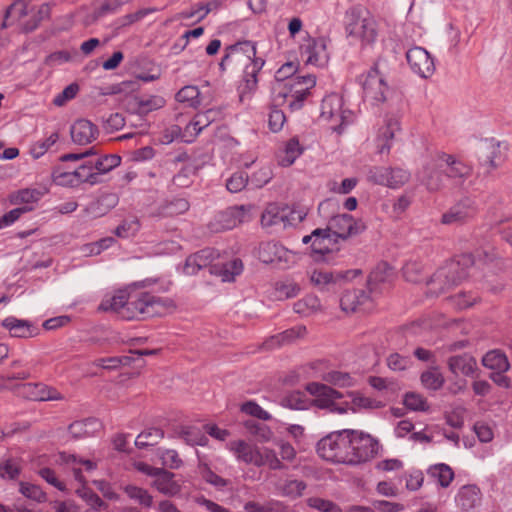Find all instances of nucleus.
Wrapping results in <instances>:
<instances>
[{"label":"nucleus","mask_w":512,"mask_h":512,"mask_svg":"<svg viewBox=\"0 0 512 512\" xmlns=\"http://www.w3.org/2000/svg\"><path fill=\"white\" fill-rule=\"evenodd\" d=\"M101 428V423L96 418H87L75 421L69 426V433L74 439L93 436Z\"/></svg>","instance_id":"32"},{"label":"nucleus","mask_w":512,"mask_h":512,"mask_svg":"<svg viewBox=\"0 0 512 512\" xmlns=\"http://www.w3.org/2000/svg\"><path fill=\"white\" fill-rule=\"evenodd\" d=\"M123 491L130 500H133L139 505L145 508L152 506L153 498L147 490L136 485L128 484L123 487Z\"/></svg>","instance_id":"42"},{"label":"nucleus","mask_w":512,"mask_h":512,"mask_svg":"<svg viewBox=\"0 0 512 512\" xmlns=\"http://www.w3.org/2000/svg\"><path fill=\"white\" fill-rule=\"evenodd\" d=\"M247 212L248 210L245 206L229 207L214 216L213 220L209 223V228L212 232L233 229L238 224L246 221Z\"/></svg>","instance_id":"17"},{"label":"nucleus","mask_w":512,"mask_h":512,"mask_svg":"<svg viewBox=\"0 0 512 512\" xmlns=\"http://www.w3.org/2000/svg\"><path fill=\"white\" fill-rule=\"evenodd\" d=\"M90 159L98 179H101L102 175L110 172L121 163V157L116 154L101 155L95 158L91 156Z\"/></svg>","instance_id":"38"},{"label":"nucleus","mask_w":512,"mask_h":512,"mask_svg":"<svg viewBox=\"0 0 512 512\" xmlns=\"http://www.w3.org/2000/svg\"><path fill=\"white\" fill-rule=\"evenodd\" d=\"M174 474L161 469L153 481V486L162 494L174 496L180 492V485L173 480Z\"/></svg>","instance_id":"33"},{"label":"nucleus","mask_w":512,"mask_h":512,"mask_svg":"<svg viewBox=\"0 0 512 512\" xmlns=\"http://www.w3.org/2000/svg\"><path fill=\"white\" fill-rule=\"evenodd\" d=\"M368 300V294L362 289L347 290L340 299V306L345 312H355Z\"/></svg>","instance_id":"31"},{"label":"nucleus","mask_w":512,"mask_h":512,"mask_svg":"<svg viewBox=\"0 0 512 512\" xmlns=\"http://www.w3.org/2000/svg\"><path fill=\"white\" fill-rule=\"evenodd\" d=\"M282 508V503L277 500H270L264 504L250 501L244 506L246 512H278Z\"/></svg>","instance_id":"64"},{"label":"nucleus","mask_w":512,"mask_h":512,"mask_svg":"<svg viewBox=\"0 0 512 512\" xmlns=\"http://www.w3.org/2000/svg\"><path fill=\"white\" fill-rule=\"evenodd\" d=\"M399 129V123L396 119L387 120L386 124L379 129L377 135L379 153L389 152L391 140Z\"/></svg>","instance_id":"35"},{"label":"nucleus","mask_w":512,"mask_h":512,"mask_svg":"<svg viewBox=\"0 0 512 512\" xmlns=\"http://www.w3.org/2000/svg\"><path fill=\"white\" fill-rule=\"evenodd\" d=\"M179 435L186 444L191 446H206L209 441L205 434L196 427L182 428Z\"/></svg>","instance_id":"49"},{"label":"nucleus","mask_w":512,"mask_h":512,"mask_svg":"<svg viewBox=\"0 0 512 512\" xmlns=\"http://www.w3.org/2000/svg\"><path fill=\"white\" fill-rule=\"evenodd\" d=\"M59 460L67 465V467L72 471L74 478L79 482L84 484L86 479L83 475V471L92 472L97 468V463L80 458L74 454H68L66 452H61L59 454Z\"/></svg>","instance_id":"23"},{"label":"nucleus","mask_w":512,"mask_h":512,"mask_svg":"<svg viewBox=\"0 0 512 512\" xmlns=\"http://www.w3.org/2000/svg\"><path fill=\"white\" fill-rule=\"evenodd\" d=\"M216 112L214 110H207L195 115L194 119L186 126L188 133L198 135L205 127L214 121Z\"/></svg>","instance_id":"45"},{"label":"nucleus","mask_w":512,"mask_h":512,"mask_svg":"<svg viewBox=\"0 0 512 512\" xmlns=\"http://www.w3.org/2000/svg\"><path fill=\"white\" fill-rule=\"evenodd\" d=\"M349 429L331 432L317 443L318 455L327 461L349 465Z\"/></svg>","instance_id":"7"},{"label":"nucleus","mask_w":512,"mask_h":512,"mask_svg":"<svg viewBox=\"0 0 512 512\" xmlns=\"http://www.w3.org/2000/svg\"><path fill=\"white\" fill-rule=\"evenodd\" d=\"M50 15V3H43L40 6H31L30 17L27 21L22 23V30L25 32H31L35 30L42 21L49 19Z\"/></svg>","instance_id":"34"},{"label":"nucleus","mask_w":512,"mask_h":512,"mask_svg":"<svg viewBox=\"0 0 512 512\" xmlns=\"http://www.w3.org/2000/svg\"><path fill=\"white\" fill-rule=\"evenodd\" d=\"M164 437V432L159 428H149L141 432L135 439L138 448L156 445Z\"/></svg>","instance_id":"51"},{"label":"nucleus","mask_w":512,"mask_h":512,"mask_svg":"<svg viewBox=\"0 0 512 512\" xmlns=\"http://www.w3.org/2000/svg\"><path fill=\"white\" fill-rule=\"evenodd\" d=\"M427 473L430 477L436 479L439 485L443 488L448 487L454 478V472L452 469L443 463L429 467Z\"/></svg>","instance_id":"43"},{"label":"nucleus","mask_w":512,"mask_h":512,"mask_svg":"<svg viewBox=\"0 0 512 512\" xmlns=\"http://www.w3.org/2000/svg\"><path fill=\"white\" fill-rule=\"evenodd\" d=\"M2 326L9 330L12 337L29 338L34 336V329L27 320L9 316L2 321Z\"/></svg>","instance_id":"30"},{"label":"nucleus","mask_w":512,"mask_h":512,"mask_svg":"<svg viewBox=\"0 0 512 512\" xmlns=\"http://www.w3.org/2000/svg\"><path fill=\"white\" fill-rule=\"evenodd\" d=\"M482 364L484 367L498 372H506L510 367L507 356L498 349L488 351L482 358Z\"/></svg>","instance_id":"37"},{"label":"nucleus","mask_w":512,"mask_h":512,"mask_svg":"<svg viewBox=\"0 0 512 512\" xmlns=\"http://www.w3.org/2000/svg\"><path fill=\"white\" fill-rule=\"evenodd\" d=\"M265 61L256 57V46L251 41L238 42L226 48L225 54L219 63L222 71L226 69H243V78L246 89L252 91L257 85V75L264 66Z\"/></svg>","instance_id":"1"},{"label":"nucleus","mask_w":512,"mask_h":512,"mask_svg":"<svg viewBox=\"0 0 512 512\" xmlns=\"http://www.w3.org/2000/svg\"><path fill=\"white\" fill-rule=\"evenodd\" d=\"M450 372L456 376L473 377L477 370V361L469 354L455 355L447 361Z\"/></svg>","instance_id":"26"},{"label":"nucleus","mask_w":512,"mask_h":512,"mask_svg":"<svg viewBox=\"0 0 512 512\" xmlns=\"http://www.w3.org/2000/svg\"><path fill=\"white\" fill-rule=\"evenodd\" d=\"M98 154L96 147L93 146L87 149L85 152L81 153H69L61 156V161H77L86 159L82 164L74 169L76 178L78 180L79 185L82 183H88L90 185H96L101 182V179H98L96 175L93 164L91 162L90 157L96 156Z\"/></svg>","instance_id":"15"},{"label":"nucleus","mask_w":512,"mask_h":512,"mask_svg":"<svg viewBox=\"0 0 512 512\" xmlns=\"http://www.w3.org/2000/svg\"><path fill=\"white\" fill-rule=\"evenodd\" d=\"M173 303L167 298H160L147 292L128 293L126 308L122 310V319H146L164 315Z\"/></svg>","instance_id":"4"},{"label":"nucleus","mask_w":512,"mask_h":512,"mask_svg":"<svg viewBox=\"0 0 512 512\" xmlns=\"http://www.w3.org/2000/svg\"><path fill=\"white\" fill-rule=\"evenodd\" d=\"M157 455L160 458L161 463L170 469H178L183 464L178 452L174 449L159 448L157 450Z\"/></svg>","instance_id":"58"},{"label":"nucleus","mask_w":512,"mask_h":512,"mask_svg":"<svg viewBox=\"0 0 512 512\" xmlns=\"http://www.w3.org/2000/svg\"><path fill=\"white\" fill-rule=\"evenodd\" d=\"M258 257L263 263L275 264L280 268H288L296 262V253L275 241L262 242Z\"/></svg>","instance_id":"13"},{"label":"nucleus","mask_w":512,"mask_h":512,"mask_svg":"<svg viewBox=\"0 0 512 512\" xmlns=\"http://www.w3.org/2000/svg\"><path fill=\"white\" fill-rule=\"evenodd\" d=\"M127 296V291L120 290L113 296L102 300L99 309L103 311H112L122 318V310L126 308Z\"/></svg>","instance_id":"39"},{"label":"nucleus","mask_w":512,"mask_h":512,"mask_svg":"<svg viewBox=\"0 0 512 512\" xmlns=\"http://www.w3.org/2000/svg\"><path fill=\"white\" fill-rule=\"evenodd\" d=\"M19 491L26 497L31 500H34L38 503L45 502L47 499L46 493L41 489L40 486L21 482Z\"/></svg>","instance_id":"60"},{"label":"nucleus","mask_w":512,"mask_h":512,"mask_svg":"<svg viewBox=\"0 0 512 512\" xmlns=\"http://www.w3.org/2000/svg\"><path fill=\"white\" fill-rule=\"evenodd\" d=\"M406 59L412 71L422 78H428L435 70L433 59L422 47L410 48L406 53Z\"/></svg>","instance_id":"18"},{"label":"nucleus","mask_w":512,"mask_h":512,"mask_svg":"<svg viewBox=\"0 0 512 512\" xmlns=\"http://www.w3.org/2000/svg\"><path fill=\"white\" fill-rule=\"evenodd\" d=\"M355 113L344 107L341 95L331 93L326 95L321 103L319 120L337 134H342L348 126L354 123Z\"/></svg>","instance_id":"6"},{"label":"nucleus","mask_w":512,"mask_h":512,"mask_svg":"<svg viewBox=\"0 0 512 512\" xmlns=\"http://www.w3.org/2000/svg\"><path fill=\"white\" fill-rule=\"evenodd\" d=\"M344 27L347 37L359 42L362 48L374 45L377 40L378 22L362 6H353L345 12Z\"/></svg>","instance_id":"2"},{"label":"nucleus","mask_w":512,"mask_h":512,"mask_svg":"<svg viewBox=\"0 0 512 512\" xmlns=\"http://www.w3.org/2000/svg\"><path fill=\"white\" fill-rule=\"evenodd\" d=\"M258 458H260V462L258 464H255V466L257 467L267 465L272 470L283 469L282 462L277 457L276 452L270 448H259Z\"/></svg>","instance_id":"54"},{"label":"nucleus","mask_w":512,"mask_h":512,"mask_svg":"<svg viewBox=\"0 0 512 512\" xmlns=\"http://www.w3.org/2000/svg\"><path fill=\"white\" fill-rule=\"evenodd\" d=\"M284 215V228L293 227L301 223L305 217L306 212L294 207L283 206Z\"/></svg>","instance_id":"63"},{"label":"nucleus","mask_w":512,"mask_h":512,"mask_svg":"<svg viewBox=\"0 0 512 512\" xmlns=\"http://www.w3.org/2000/svg\"><path fill=\"white\" fill-rule=\"evenodd\" d=\"M476 214L474 202L468 198L453 205L442 215L441 223L445 225L463 224Z\"/></svg>","instance_id":"20"},{"label":"nucleus","mask_w":512,"mask_h":512,"mask_svg":"<svg viewBox=\"0 0 512 512\" xmlns=\"http://www.w3.org/2000/svg\"><path fill=\"white\" fill-rule=\"evenodd\" d=\"M70 135L73 143L88 145L97 139L99 130L91 121L78 119L71 125Z\"/></svg>","instance_id":"22"},{"label":"nucleus","mask_w":512,"mask_h":512,"mask_svg":"<svg viewBox=\"0 0 512 512\" xmlns=\"http://www.w3.org/2000/svg\"><path fill=\"white\" fill-rule=\"evenodd\" d=\"M480 501V490L475 485L463 486L457 496V505L465 511L474 508Z\"/></svg>","instance_id":"36"},{"label":"nucleus","mask_w":512,"mask_h":512,"mask_svg":"<svg viewBox=\"0 0 512 512\" xmlns=\"http://www.w3.org/2000/svg\"><path fill=\"white\" fill-rule=\"evenodd\" d=\"M306 483L302 480H287L280 488L281 494L290 498H298L306 489Z\"/></svg>","instance_id":"62"},{"label":"nucleus","mask_w":512,"mask_h":512,"mask_svg":"<svg viewBox=\"0 0 512 512\" xmlns=\"http://www.w3.org/2000/svg\"><path fill=\"white\" fill-rule=\"evenodd\" d=\"M52 180L56 185L65 187L79 186L74 169L65 171L62 167L57 166L52 171Z\"/></svg>","instance_id":"50"},{"label":"nucleus","mask_w":512,"mask_h":512,"mask_svg":"<svg viewBox=\"0 0 512 512\" xmlns=\"http://www.w3.org/2000/svg\"><path fill=\"white\" fill-rule=\"evenodd\" d=\"M261 224L264 228H274L275 231L284 230L283 206L268 204L262 213Z\"/></svg>","instance_id":"28"},{"label":"nucleus","mask_w":512,"mask_h":512,"mask_svg":"<svg viewBox=\"0 0 512 512\" xmlns=\"http://www.w3.org/2000/svg\"><path fill=\"white\" fill-rule=\"evenodd\" d=\"M321 308L320 300L315 295H307L294 303V311L303 316L316 313Z\"/></svg>","instance_id":"44"},{"label":"nucleus","mask_w":512,"mask_h":512,"mask_svg":"<svg viewBox=\"0 0 512 512\" xmlns=\"http://www.w3.org/2000/svg\"><path fill=\"white\" fill-rule=\"evenodd\" d=\"M245 426L260 442H268L272 438L273 433L265 424L249 420L245 423Z\"/></svg>","instance_id":"59"},{"label":"nucleus","mask_w":512,"mask_h":512,"mask_svg":"<svg viewBox=\"0 0 512 512\" xmlns=\"http://www.w3.org/2000/svg\"><path fill=\"white\" fill-rule=\"evenodd\" d=\"M349 465H358L376 457L381 448L378 439L360 430L349 429Z\"/></svg>","instance_id":"9"},{"label":"nucleus","mask_w":512,"mask_h":512,"mask_svg":"<svg viewBox=\"0 0 512 512\" xmlns=\"http://www.w3.org/2000/svg\"><path fill=\"white\" fill-rule=\"evenodd\" d=\"M302 55L305 56L307 64L324 67L329 59L325 40L319 38L310 41L303 49Z\"/></svg>","instance_id":"24"},{"label":"nucleus","mask_w":512,"mask_h":512,"mask_svg":"<svg viewBox=\"0 0 512 512\" xmlns=\"http://www.w3.org/2000/svg\"><path fill=\"white\" fill-rule=\"evenodd\" d=\"M326 227L336 238L346 241L362 233L366 229V224L361 219H355L352 215L343 213L332 216Z\"/></svg>","instance_id":"14"},{"label":"nucleus","mask_w":512,"mask_h":512,"mask_svg":"<svg viewBox=\"0 0 512 512\" xmlns=\"http://www.w3.org/2000/svg\"><path fill=\"white\" fill-rule=\"evenodd\" d=\"M387 187L391 189H399L410 180L409 171L402 168L387 167Z\"/></svg>","instance_id":"53"},{"label":"nucleus","mask_w":512,"mask_h":512,"mask_svg":"<svg viewBox=\"0 0 512 512\" xmlns=\"http://www.w3.org/2000/svg\"><path fill=\"white\" fill-rule=\"evenodd\" d=\"M165 105V99L158 95L141 97L137 101L138 112L147 114L149 112L158 110Z\"/></svg>","instance_id":"56"},{"label":"nucleus","mask_w":512,"mask_h":512,"mask_svg":"<svg viewBox=\"0 0 512 512\" xmlns=\"http://www.w3.org/2000/svg\"><path fill=\"white\" fill-rule=\"evenodd\" d=\"M316 84V78L313 75L295 76L287 82L279 84V92L276 100L289 98L288 106L290 110L296 111L303 106V102L309 94V90Z\"/></svg>","instance_id":"10"},{"label":"nucleus","mask_w":512,"mask_h":512,"mask_svg":"<svg viewBox=\"0 0 512 512\" xmlns=\"http://www.w3.org/2000/svg\"><path fill=\"white\" fill-rule=\"evenodd\" d=\"M310 280L316 287L324 290L336 282V277L329 271L314 270L311 273Z\"/></svg>","instance_id":"61"},{"label":"nucleus","mask_w":512,"mask_h":512,"mask_svg":"<svg viewBox=\"0 0 512 512\" xmlns=\"http://www.w3.org/2000/svg\"><path fill=\"white\" fill-rule=\"evenodd\" d=\"M362 88L365 101L371 105H379L387 98L389 86L386 82L385 75L380 70V64L377 62L365 74L362 81Z\"/></svg>","instance_id":"11"},{"label":"nucleus","mask_w":512,"mask_h":512,"mask_svg":"<svg viewBox=\"0 0 512 512\" xmlns=\"http://www.w3.org/2000/svg\"><path fill=\"white\" fill-rule=\"evenodd\" d=\"M59 140V133L53 132L47 138L38 140L30 147V154L34 159L42 157Z\"/></svg>","instance_id":"52"},{"label":"nucleus","mask_w":512,"mask_h":512,"mask_svg":"<svg viewBox=\"0 0 512 512\" xmlns=\"http://www.w3.org/2000/svg\"><path fill=\"white\" fill-rule=\"evenodd\" d=\"M439 163L443 164L444 174L456 185H461L472 173L469 165L446 153H440Z\"/></svg>","instance_id":"19"},{"label":"nucleus","mask_w":512,"mask_h":512,"mask_svg":"<svg viewBox=\"0 0 512 512\" xmlns=\"http://www.w3.org/2000/svg\"><path fill=\"white\" fill-rule=\"evenodd\" d=\"M393 277V269L387 263L378 264L369 275L370 289H376L377 285L390 282Z\"/></svg>","instance_id":"40"},{"label":"nucleus","mask_w":512,"mask_h":512,"mask_svg":"<svg viewBox=\"0 0 512 512\" xmlns=\"http://www.w3.org/2000/svg\"><path fill=\"white\" fill-rule=\"evenodd\" d=\"M176 100L190 107H196L200 104L199 90L193 85L185 86L177 92Z\"/></svg>","instance_id":"57"},{"label":"nucleus","mask_w":512,"mask_h":512,"mask_svg":"<svg viewBox=\"0 0 512 512\" xmlns=\"http://www.w3.org/2000/svg\"><path fill=\"white\" fill-rule=\"evenodd\" d=\"M422 385L429 390L437 391L442 388L445 379L438 367H431L421 374Z\"/></svg>","instance_id":"41"},{"label":"nucleus","mask_w":512,"mask_h":512,"mask_svg":"<svg viewBox=\"0 0 512 512\" xmlns=\"http://www.w3.org/2000/svg\"><path fill=\"white\" fill-rule=\"evenodd\" d=\"M117 204V198L114 194H106L96 200L91 201L84 212L87 217L96 219L106 215Z\"/></svg>","instance_id":"27"},{"label":"nucleus","mask_w":512,"mask_h":512,"mask_svg":"<svg viewBox=\"0 0 512 512\" xmlns=\"http://www.w3.org/2000/svg\"><path fill=\"white\" fill-rule=\"evenodd\" d=\"M226 449L234 455L238 462H242L247 465L252 464L254 466L260 462V458H258L259 447L250 444L245 440L236 439L229 441L226 444Z\"/></svg>","instance_id":"21"},{"label":"nucleus","mask_w":512,"mask_h":512,"mask_svg":"<svg viewBox=\"0 0 512 512\" xmlns=\"http://www.w3.org/2000/svg\"><path fill=\"white\" fill-rule=\"evenodd\" d=\"M77 495L82 498L94 511L106 510L108 505L91 489L82 485L76 489Z\"/></svg>","instance_id":"48"},{"label":"nucleus","mask_w":512,"mask_h":512,"mask_svg":"<svg viewBox=\"0 0 512 512\" xmlns=\"http://www.w3.org/2000/svg\"><path fill=\"white\" fill-rule=\"evenodd\" d=\"M25 397L33 401L62 400L63 396L56 389L43 383H28L22 388Z\"/></svg>","instance_id":"25"},{"label":"nucleus","mask_w":512,"mask_h":512,"mask_svg":"<svg viewBox=\"0 0 512 512\" xmlns=\"http://www.w3.org/2000/svg\"><path fill=\"white\" fill-rule=\"evenodd\" d=\"M303 153V147L300 145L298 139L291 138L285 145L283 156L279 162L282 166H290L295 160Z\"/></svg>","instance_id":"46"},{"label":"nucleus","mask_w":512,"mask_h":512,"mask_svg":"<svg viewBox=\"0 0 512 512\" xmlns=\"http://www.w3.org/2000/svg\"><path fill=\"white\" fill-rule=\"evenodd\" d=\"M476 257L477 260L472 254L459 255L457 258L446 263L445 266L439 268L432 276L431 282L439 283L443 288L455 285L470 274V270L477 261L490 262L496 257V254L487 249H482L477 251Z\"/></svg>","instance_id":"3"},{"label":"nucleus","mask_w":512,"mask_h":512,"mask_svg":"<svg viewBox=\"0 0 512 512\" xmlns=\"http://www.w3.org/2000/svg\"><path fill=\"white\" fill-rule=\"evenodd\" d=\"M440 153L428 159L417 172V180L429 191H437L443 186V164H440Z\"/></svg>","instance_id":"16"},{"label":"nucleus","mask_w":512,"mask_h":512,"mask_svg":"<svg viewBox=\"0 0 512 512\" xmlns=\"http://www.w3.org/2000/svg\"><path fill=\"white\" fill-rule=\"evenodd\" d=\"M352 401L349 403V410L357 412L361 409H378L382 407V403L376 399L363 396L361 394L351 393Z\"/></svg>","instance_id":"55"},{"label":"nucleus","mask_w":512,"mask_h":512,"mask_svg":"<svg viewBox=\"0 0 512 512\" xmlns=\"http://www.w3.org/2000/svg\"><path fill=\"white\" fill-rule=\"evenodd\" d=\"M213 259L214 252L212 250H201L186 259L184 272L192 275L203 268H208L211 274L220 276L223 282H230L243 271V263L238 258L226 263L211 264Z\"/></svg>","instance_id":"5"},{"label":"nucleus","mask_w":512,"mask_h":512,"mask_svg":"<svg viewBox=\"0 0 512 512\" xmlns=\"http://www.w3.org/2000/svg\"><path fill=\"white\" fill-rule=\"evenodd\" d=\"M306 390L314 396L312 404L321 410L340 415L349 411V403L340 401L342 393L328 385L311 382L307 384Z\"/></svg>","instance_id":"8"},{"label":"nucleus","mask_w":512,"mask_h":512,"mask_svg":"<svg viewBox=\"0 0 512 512\" xmlns=\"http://www.w3.org/2000/svg\"><path fill=\"white\" fill-rule=\"evenodd\" d=\"M315 241L312 242V256L316 261L330 262L333 255L340 250V239L328 231V228H317L313 230Z\"/></svg>","instance_id":"12"},{"label":"nucleus","mask_w":512,"mask_h":512,"mask_svg":"<svg viewBox=\"0 0 512 512\" xmlns=\"http://www.w3.org/2000/svg\"><path fill=\"white\" fill-rule=\"evenodd\" d=\"M281 404L290 409L304 410L308 408L310 400L304 392L293 391L281 399Z\"/></svg>","instance_id":"47"},{"label":"nucleus","mask_w":512,"mask_h":512,"mask_svg":"<svg viewBox=\"0 0 512 512\" xmlns=\"http://www.w3.org/2000/svg\"><path fill=\"white\" fill-rule=\"evenodd\" d=\"M30 8L31 6L25 0L14 1L6 11L5 21L2 26L6 27L13 22H18L22 27V23L30 17Z\"/></svg>","instance_id":"29"}]
</instances>
